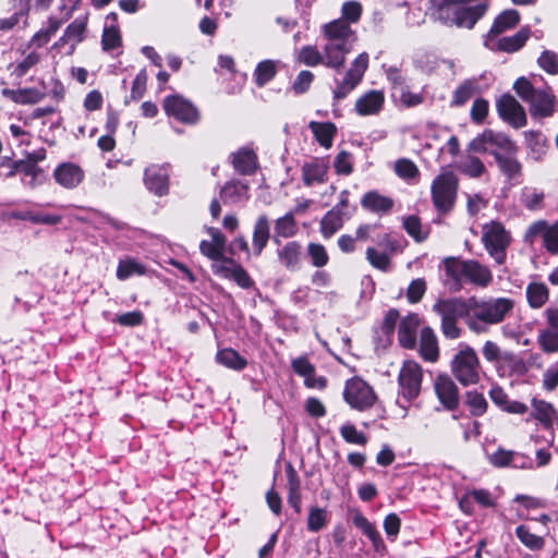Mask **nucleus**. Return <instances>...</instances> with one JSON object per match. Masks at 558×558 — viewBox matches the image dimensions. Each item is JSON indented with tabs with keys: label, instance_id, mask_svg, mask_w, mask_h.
<instances>
[{
	"label": "nucleus",
	"instance_id": "obj_23",
	"mask_svg": "<svg viewBox=\"0 0 558 558\" xmlns=\"http://www.w3.org/2000/svg\"><path fill=\"white\" fill-rule=\"evenodd\" d=\"M350 218L349 213H341L338 208L328 210L320 220L319 231L324 239H330Z\"/></svg>",
	"mask_w": 558,
	"mask_h": 558
},
{
	"label": "nucleus",
	"instance_id": "obj_38",
	"mask_svg": "<svg viewBox=\"0 0 558 558\" xmlns=\"http://www.w3.org/2000/svg\"><path fill=\"white\" fill-rule=\"evenodd\" d=\"M529 37L530 31L522 28L512 36L502 37L498 40L495 39V49L506 52H514L524 46Z\"/></svg>",
	"mask_w": 558,
	"mask_h": 558
},
{
	"label": "nucleus",
	"instance_id": "obj_41",
	"mask_svg": "<svg viewBox=\"0 0 558 558\" xmlns=\"http://www.w3.org/2000/svg\"><path fill=\"white\" fill-rule=\"evenodd\" d=\"M532 407L534 418L539 421L545 427H550L556 416V410L553 404L544 400L533 399Z\"/></svg>",
	"mask_w": 558,
	"mask_h": 558
},
{
	"label": "nucleus",
	"instance_id": "obj_61",
	"mask_svg": "<svg viewBox=\"0 0 558 558\" xmlns=\"http://www.w3.org/2000/svg\"><path fill=\"white\" fill-rule=\"evenodd\" d=\"M146 84H147V73L145 70H141L132 84L130 99L137 101L140 100L145 92H146Z\"/></svg>",
	"mask_w": 558,
	"mask_h": 558
},
{
	"label": "nucleus",
	"instance_id": "obj_60",
	"mask_svg": "<svg viewBox=\"0 0 558 558\" xmlns=\"http://www.w3.org/2000/svg\"><path fill=\"white\" fill-rule=\"evenodd\" d=\"M513 459V451L499 448L488 457V461L496 468L511 466Z\"/></svg>",
	"mask_w": 558,
	"mask_h": 558
},
{
	"label": "nucleus",
	"instance_id": "obj_2",
	"mask_svg": "<svg viewBox=\"0 0 558 558\" xmlns=\"http://www.w3.org/2000/svg\"><path fill=\"white\" fill-rule=\"evenodd\" d=\"M326 39L323 50L327 53V68L339 70L356 40L355 33L343 20H335L323 26Z\"/></svg>",
	"mask_w": 558,
	"mask_h": 558
},
{
	"label": "nucleus",
	"instance_id": "obj_21",
	"mask_svg": "<svg viewBox=\"0 0 558 558\" xmlns=\"http://www.w3.org/2000/svg\"><path fill=\"white\" fill-rule=\"evenodd\" d=\"M385 102V95L381 90H368L355 101V111L359 116L377 114Z\"/></svg>",
	"mask_w": 558,
	"mask_h": 558
},
{
	"label": "nucleus",
	"instance_id": "obj_55",
	"mask_svg": "<svg viewBox=\"0 0 558 558\" xmlns=\"http://www.w3.org/2000/svg\"><path fill=\"white\" fill-rule=\"evenodd\" d=\"M407 233L415 241L422 242L426 239V233L422 232L421 220L416 216H409L403 221Z\"/></svg>",
	"mask_w": 558,
	"mask_h": 558
},
{
	"label": "nucleus",
	"instance_id": "obj_35",
	"mask_svg": "<svg viewBox=\"0 0 558 558\" xmlns=\"http://www.w3.org/2000/svg\"><path fill=\"white\" fill-rule=\"evenodd\" d=\"M456 168L462 174L472 179L481 178L486 172V167L484 162L478 157L473 155L464 156L456 165Z\"/></svg>",
	"mask_w": 558,
	"mask_h": 558
},
{
	"label": "nucleus",
	"instance_id": "obj_28",
	"mask_svg": "<svg viewBox=\"0 0 558 558\" xmlns=\"http://www.w3.org/2000/svg\"><path fill=\"white\" fill-rule=\"evenodd\" d=\"M495 160L499 170L508 180L518 178L522 172V165L517 158V153L499 154L495 153Z\"/></svg>",
	"mask_w": 558,
	"mask_h": 558
},
{
	"label": "nucleus",
	"instance_id": "obj_36",
	"mask_svg": "<svg viewBox=\"0 0 558 558\" xmlns=\"http://www.w3.org/2000/svg\"><path fill=\"white\" fill-rule=\"evenodd\" d=\"M256 155L253 150L242 148L233 154L232 163L241 174H252L256 170Z\"/></svg>",
	"mask_w": 558,
	"mask_h": 558
},
{
	"label": "nucleus",
	"instance_id": "obj_1",
	"mask_svg": "<svg viewBox=\"0 0 558 558\" xmlns=\"http://www.w3.org/2000/svg\"><path fill=\"white\" fill-rule=\"evenodd\" d=\"M472 317L468 319V327L475 333L487 331V326L502 323L514 308V301L510 298H471Z\"/></svg>",
	"mask_w": 558,
	"mask_h": 558
},
{
	"label": "nucleus",
	"instance_id": "obj_12",
	"mask_svg": "<svg viewBox=\"0 0 558 558\" xmlns=\"http://www.w3.org/2000/svg\"><path fill=\"white\" fill-rule=\"evenodd\" d=\"M163 109L168 116L187 124L196 123L199 118L197 109L189 100L177 95L165 99Z\"/></svg>",
	"mask_w": 558,
	"mask_h": 558
},
{
	"label": "nucleus",
	"instance_id": "obj_25",
	"mask_svg": "<svg viewBox=\"0 0 558 558\" xmlns=\"http://www.w3.org/2000/svg\"><path fill=\"white\" fill-rule=\"evenodd\" d=\"M393 199L385 196L377 191L366 192L361 198V206L371 213L385 215L393 207Z\"/></svg>",
	"mask_w": 558,
	"mask_h": 558
},
{
	"label": "nucleus",
	"instance_id": "obj_31",
	"mask_svg": "<svg viewBox=\"0 0 558 558\" xmlns=\"http://www.w3.org/2000/svg\"><path fill=\"white\" fill-rule=\"evenodd\" d=\"M87 26V16H80L75 19L64 31L63 36L59 39V45L72 44L74 48L75 45L81 43L84 39V34Z\"/></svg>",
	"mask_w": 558,
	"mask_h": 558
},
{
	"label": "nucleus",
	"instance_id": "obj_3",
	"mask_svg": "<svg viewBox=\"0 0 558 558\" xmlns=\"http://www.w3.org/2000/svg\"><path fill=\"white\" fill-rule=\"evenodd\" d=\"M433 311L440 317V329L447 339H458L462 329L458 326V319H468L472 317L471 298L464 300L462 298L439 299L433 305Z\"/></svg>",
	"mask_w": 558,
	"mask_h": 558
},
{
	"label": "nucleus",
	"instance_id": "obj_54",
	"mask_svg": "<svg viewBox=\"0 0 558 558\" xmlns=\"http://www.w3.org/2000/svg\"><path fill=\"white\" fill-rule=\"evenodd\" d=\"M340 434L342 438L350 444L355 445H365L367 441V438L365 435L356 429V427L353 424H344L340 428Z\"/></svg>",
	"mask_w": 558,
	"mask_h": 558
},
{
	"label": "nucleus",
	"instance_id": "obj_50",
	"mask_svg": "<svg viewBox=\"0 0 558 558\" xmlns=\"http://www.w3.org/2000/svg\"><path fill=\"white\" fill-rule=\"evenodd\" d=\"M527 146L535 155L536 159H539L547 149V138L541 132L530 131L525 133Z\"/></svg>",
	"mask_w": 558,
	"mask_h": 558
},
{
	"label": "nucleus",
	"instance_id": "obj_7",
	"mask_svg": "<svg viewBox=\"0 0 558 558\" xmlns=\"http://www.w3.org/2000/svg\"><path fill=\"white\" fill-rule=\"evenodd\" d=\"M432 201L438 213L447 214L453 206L458 192V178L451 171L438 174L430 187Z\"/></svg>",
	"mask_w": 558,
	"mask_h": 558
},
{
	"label": "nucleus",
	"instance_id": "obj_22",
	"mask_svg": "<svg viewBox=\"0 0 558 558\" xmlns=\"http://www.w3.org/2000/svg\"><path fill=\"white\" fill-rule=\"evenodd\" d=\"M293 371L304 378V384L308 388L323 389L326 387L325 377H315V367L306 357H298L292 361Z\"/></svg>",
	"mask_w": 558,
	"mask_h": 558
},
{
	"label": "nucleus",
	"instance_id": "obj_29",
	"mask_svg": "<svg viewBox=\"0 0 558 558\" xmlns=\"http://www.w3.org/2000/svg\"><path fill=\"white\" fill-rule=\"evenodd\" d=\"M2 95L17 105H34L44 99L45 94L36 88L2 89Z\"/></svg>",
	"mask_w": 558,
	"mask_h": 558
},
{
	"label": "nucleus",
	"instance_id": "obj_44",
	"mask_svg": "<svg viewBox=\"0 0 558 558\" xmlns=\"http://www.w3.org/2000/svg\"><path fill=\"white\" fill-rule=\"evenodd\" d=\"M277 73V62L264 60L259 62L254 71L255 83L262 87L270 82Z\"/></svg>",
	"mask_w": 558,
	"mask_h": 558
},
{
	"label": "nucleus",
	"instance_id": "obj_16",
	"mask_svg": "<svg viewBox=\"0 0 558 558\" xmlns=\"http://www.w3.org/2000/svg\"><path fill=\"white\" fill-rule=\"evenodd\" d=\"M462 277L480 288H487L493 282V272L489 267L475 259L464 260Z\"/></svg>",
	"mask_w": 558,
	"mask_h": 558
},
{
	"label": "nucleus",
	"instance_id": "obj_26",
	"mask_svg": "<svg viewBox=\"0 0 558 558\" xmlns=\"http://www.w3.org/2000/svg\"><path fill=\"white\" fill-rule=\"evenodd\" d=\"M328 165L318 159L306 162L302 167V180L306 186L325 183L327 180Z\"/></svg>",
	"mask_w": 558,
	"mask_h": 558
},
{
	"label": "nucleus",
	"instance_id": "obj_46",
	"mask_svg": "<svg viewBox=\"0 0 558 558\" xmlns=\"http://www.w3.org/2000/svg\"><path fill=\"white\" fill-rule=\"evenodd\" d=\"M146 268L134 259L128 258L120 260L117 268V277L120 280H125L134 275H145Z\"/></svg>",
	"mask_w": 558,
	"mask_h": 558
},
{
	"label": "nucleus",
	"instance_id": "obj_57",
	"mask_svg": "<svg viewBox=\"0 0 558 558\" xmlns=\"http://www.w3.org/2000/svg\"><path fill=\"white\" fill-rule=\"evenodd\" d=\"M468 498H472L482 507H495V500L492 497V494L486 489H473L470 492L465 499L460 501V507L464 509V504Z\"/></svg>",
	"mask_w": 558,
	"mask_h": 558
},
{
	"label": "nucleus",
	"instance_id": "obj_58",
	"mask_svg": "<svg viewBox=\"0 0 558 558\" xmlns=\"http://www.w3.org/2000/svg\"><path fill=\"white\" fill-rule=\"evenodd\" d=\"M543 245L551 255H558V221L549 225Z\"/></svg>",
	"mask_w": 558,
	"mask_h": 558
},
{
	"label": "nucleus",
	"instance_id": "obj_19",
	"mask_svg": "<svg viewBox=\"0 0 558 558\" xmlns=\"http://www.w3.org/2000/svg\"><path fill=\"white\" fill-rule=\"evenodd\" d=\"M519 20L520 15L515 10H507L500 13L486 36L485 46L488 49L495 50V38L499 34L513 28L519 23Z\"/></svg>",
	"mask_w": 558,
	"mask_h": 558
},
{
	"label": "nucleus",
	"instance_id": "obj_51",
	"mask_svg": "<svg viewBox=\"0 0 558 558\" xmlns=\"http://www.w3.org/2000/svg\"><path fill=\"white\" fill-rule=\"evenodd\" d=\"M395 171L401 179L411 180L418 177L420 171L416 165L407 158H402L396 161Z\"/></svg>",
	"mask_w": 558,
	"mask_h": 558
},
{
	"label": "nucleus",
	"instance_id": "obj_43",
	"mask_svg": "<svg viewBox=\"0 0 558 558\" xmlns=\"http://www.w3.org/2000/svg\"><path fill=\"white\" fill-rule=\"evenodd\" d=\"M477 88V82L475 80L463 81L453 92L451 106L460 107L471 99Z\"/></svg>",
	"mask_w": 558,
	"mask_h": 558
},
{
	"label": "nucleus",
	"instance_id": "obj_56",
	"mask_svg": "<svg viewBox=\"0 0 558 558\" xmlns=\"http://www.w3.org/2000/svg\"><path fill=\"white\" fill-rule=\"evenodd\" d=\"M342 19L349 25L351 23H356L362 15V5L357 1H348L344 2L341 9Z\"/></svg>",
	"mask_w": 558,
	"mask_h": 558
},
{
	"label": "nucleus",
	"instance_id": "obj_24",
	"mask_svg": "<svg viewBox=\"0 0 558 558\" xmlns=\"http://www.w3.org/2000/svg\"><path fill=\"white\" fill-rule=\"evenodd\" d=\"M270 239V221L268 217L263 214L259 215L254 223L252 235L253 253L259 256Z\"/></svg>",
	"mask_w": 558,
	"mask_h": 558
},
{
	"label": "nucleus",
	"instance_id": "obj_64",
	"mask_svg": "<svg viewBox=\"0 0 558 558\" xmlns=\"http://www.w3.org/2000/svg\"><path fill=\"white\" fill-rule=\"evenodd\" d=\"M539 342L545 352L558 351V331L544 330L539 335Z\"/></svg>",
	"mask_w": 558,
	"mask_h": 558
},
{
	"label": "nucleus",
	"instance_id": "obj_30",
	"mask_svg": "<svg viewBox=\"0 0 558 558\" xmlns=\"http://www.w3.org/2000/svg\"><path fill=\"white\" fill-rule=\"evenodd\" d=\"M220 197L226 204L244 202L248 198V186L240 181L229 182L221 189Z\"/></svg>",
	"mask_w": 558,
	"mask_h": 558
},
{
	"label": "nucleus",
	"instance_id": "obj_27",
	"mask_svg": "<svg viewBox=\"0 0 558 558\" xmlns=\"http://www.w3.org/2000/svg\"><path fill=\"white\" fill-rule=\"evenodd\" d=\"M420 353L428 362H436L439 356L437 337L430 327H424L421 331Z\"/></svg>",
	"mask_w": 558,
	"mask_h": 558
},
{
	"label": "nucleus",
	"instance_id": "obj_42",
	"mask_svg": "<svg viewBox=\"0 0 558 558\" xmlns=\"http://www.w3.org/2000/svg\"><path fill=\"white\" fill-rule=\"evenodd\" d=\"M216 360L219 364L235 371L243 369L247 364L246 360L243 356H241L235 350L230 348H226L218 351Z\"/></svg>",
	"mask_w": 558,
	"mask_h": 558
},
{
	"label": "nucleus",
	"instance_id": "obj_6",
	"mask_svg": "<svg viewBox=\"0 0 558 558\" xmlns=\"http://www.w3.org/2000/svg\"><path fill=\"white\" fill-rule=\"evenodd\" d=\"M481 241L487 254L497 265H504L507 258V251L511 244L512 236L509 230L497 220H492L482 227Z\"/></svg>",
	"mask_w": 558,
	"mask_h": 558
},
{
	"label": "nucleus",
	"instance_id": "obj_33",
	"mask_svg": "<svg viewBox=\"0 0 558 558\" xmlns=\"http://www.w3.org/2000/svg\"><path fill=\"white\" fill-rule=\"evenodd\" d=\"M525 293L529 306L534 310L543 307L549 299V289L543 282H530Z\"/></svg>",
	"mask_w": 558,
	"mask_h": 558
},
{
	"label": "nucleus",
	"instance_id": "obj_49",
	"mask_svg": "<svg viewBox=\"0 0 558 558\" xmlns=\"http://www.w3.org/2000/svg\"><path fill=\"white\" fill-rule=\"evenodd\" d=\"M465 402L470 409L471 414L474 416L483 415L486 412L488 405L483 393L475 390L466 392Z\"/></svg>",
	"mask_w": 558,
	"mask_h": 558
},
{
	"label": "nucleus",
	"instance_id": "obj_17",
	"mask_svg": "<svg viewBox=\"0 0 558 558\" xmlns=\"http://www.w3.org/2000/svg\"><path fill=\"white\" fill-rule=\"evenodd\" d=\"M84 177L83 169L72 162L61 163L53 171L56 182L64 189H75L83 182Z\"/></svg>",
	"mask_w": 558,
	"mask_h": 558
},
{
	"label": "nucleus",
	"instance_id": "obj_13",
	"mask_svg": "<svg viewBox=\"0 0 558 558\" xmlns=\"http://www.w3.org/2000/svg\"><path fill=\"white\" fill-rule=\"evenodd\" d=\"M214 272L225 279H230L243 289H250L254 281L247 271L232 258H225L221 263L213 265Z\"/></svg>",
	"mask_w": 558,
	"mask_h": 558
},
{
	"label": "nucleus",
	"instance_id": "obj_20",
	"mask_svg": "<svg viewBox=\"0 0 558 558\" xmlns=\"http://www.w3.org/2000/svg\"><path fill=\"white\" fill-rule=\"evenodd\" d=\"M279 264L289 271H296L302 264V245L298 241H289L277 250Z\"/></svg>",
	"mask_w": 558,
	"mask_h": 558
},
{
	"label": "nucleus",
	"instance_id": "obj_11",
	"mask_svg": "<svg viewBox=\"0 0 558 558\" xmlns=\"http://www.w3.org/2000/svg\"><path fill=\"white\" fill-rule=\"evenodd\" d=\"M499 117L515 129L523 128L526 122V113L520 102L510 94L502 95L496 102Z\"/></svg>",
	"mask_w": 558,
	"mask_h": 558
},
{
	"label": "nucleus",
	"instance_id": "obj_8",
	"mask_svg": "<svg viewBox=\"0 0 558 558\" xmlns=\"http://www.w3.org/2000/svg\"><path fill=\"white\" fill-rule=\"evenodd\" d=\"M368 54L362 52L352 61L344 76L336 81V87L333 89L335 100L339 101L344 99L362 82L364 73L368 68Z\"/></svg>",
	"mask_w": 558,
	"mask_h": 558
},
{
	"label": "nucleus",
	"instance_id": "obj_34",
	"mask_svg": "<svg viewBox=\"0 0 558 558\" xmlns=\"http://www.w3.org/2000/svg\"><path fill=\"white\" fill-rule=\"evenodd\" d=\"M488 136V145H489V154L495 157V153H518V147L514 142H512L507 135L504 133H496L492 130H487Z\"/></svg>",
	"mask_w": 558,
	"mask_h": 558
},
{
	"label": "nucleus",
	"instance_id": "obj_14",
	"mask_svg": "<svg viewBox=\"0 0 558 558\" xmlns=\"http://www.w3.org/2000/svg\"><path fill=\"white\" fill-rule=\"evenodd\" d=\"M487 8L488 0H483L473 5H463L453 11L451 22L458 27L471 29L484 16Z\"/></svg>",
	"mask_w": 558,
	"mask_h": 558
},
{
	"label": "nucleus",
	"instance_id": "obj_10",
	"mask_svg": "<svg viewBox=\"0 0 558 558\" xmlns=\"http://www.w3.org/2000/svg\"><path fill=\"white\" fill-rule=\"evenodd\" d=\"M422 379V367L414 361H405L398 377L401 396L408 401L415 399L420 395Z\"/></svg>",
	"mask_w": 558,
	"mask_h": 558
},
{
	"label": "nucleus",
	"instance_id": "obj_15",
	"mask_svg": "<svg viewBox=\"0 0 558 558\" xmlns=\"http://www.w3.org/2000/svg\"><path fill=\"white\" fill-rule=\"evenodd\" d=\"M144 183L157 196L169 192V171L166 166L151 165L145 169Z\"/></svg>",
	"mask_w": 558,
	"mask_h": 558
},
{
	"label": "nucleus",
	"instance_id": "obj_4",
	"mask_svg": "<svg viewBox=\"0 0 558 558\" xmlns=\"http://www.w3.org/2000/svg\"><path fill=\"white\" fill-rule=\"evenodd\" d=\"M513 89L530 106L533 118H548L556 111V97L550 87L536 88L526 77H519Z\"/></svg>",
	"mask_w": 558,
	"mask_h": 558
},
{
	"label": "nucleus",
	"instance_id": "obj_39",
	"mask_svg": "<svg viewBox=\"0 0 558 558\" xmlns=\"http://www.w3.org/2000/svg\"><path fill=\"white\" fill-rule=\"evenodd\" d=\"M417 320L414 317L403 319L398 329V339L403 348L412 349L416 342Z\"/></svg>",
	"mask_w": 558,
	"mask_h": 558
},
{
	"label": "nucleus",
	"instance_id": "obj_18",
	"mask_svg": "<svg viewBox=\"0 0 558 558\" xmlns=\"http://www.w3.org/2000/svg\"><path fill=\"white\" fill-rule=\"evenodd\" d=\"M435 391L439 401L449 410L459 404V389L448 375H439L435 380Z\"/></svg>",
	"mask_w": 558,
	"mask_h": 558
},
{
	"label": "nucleus",
	"instance_id": "obj_5",
	"mask_svg": "<svg viewBox=\"0 0 558 558\" xmlns=\"http://www.w3.org/2000/svg\"><path fill=\"white\" fill-rule=\"evenodd\" d=\"M452 376L464 387L477 385L482 377V366L475 350L463 345L450 362Z\"/></svg>",
	"mask_w": 558,
	"mask_h": 558
},
{
	"label": "nucleus",
	"instance_id": "obj_9",
	"mask_svg": "<svg viewBox=\"0 0 558 558\" xmlns=\"http://www.w3.org/2000/svg\"><path fill=\"white\" fill-rule=\"evenodd\" d=\"M343 398L352 409L359 411L372 408L377 399L373 388L359 377L347 380Z\"/></svg>",
	"mask_w": 558,
	"mask_h": 558
},
{
	"label": "nucleus",
	"instance_id": "obj_63",
	"mask_svg": "<svg viewBox=\"0 0 558 558\" xmlns=\"http://www.w3.org/2000/svg\"><path fill=\"white\" fill-rule=\"evenodd\" d=\"M415 66L424 73H432L437 68V59L433 53L422 52L415 57Z\"/></svg>",
	"mask_w": 558,
	"mask_h": 558
},
{
	"label": "nucleus",
	"instance_id": "obj_59",
	"mask_svg": "<svg viewBox=\"0 0 558 558\" xmlns=\"http://www.w3.org/2000/svg\"><path fill=\"white\" fill-rule=\"evenodd\" d=\"M538 65L549 74L558 73V54L550 50H545L537 60Z\"/></svg>",
	"mask_w": 558,
	"mask_h": 558
},
{
	"label": "nucleus",
	"instance_id": "obj_40",
	"mask_svg": "<svg viewBox=\"0 0 558 558\" xmlns=\"http://www.w3.org/2000/svg\"><path fill=\"white\" fill-rule=\"evenodd\" d=\"M296 232L298 227L294 220V215L293 213H288L283 217H280L275 221L274 241L278 243V238H292L296 234Z\"/></svg>",
	"mask_w": 558,
	"mask_h": 558
},
{
	"label": "nucleus",
	"instance_id": "obj_32",
	"mask_svg": "<svg viewBox=\"0 0 558 558\" xmlns=\"http://www.w3.org/2000/svg\"><path fill=\"white\" fill-rule=\"evenodd\" d=\"M308 128L320 146L325 148L331 147L337 133V128L333 123L311 121Z\"/></svg>",
	"mask_w": 558,
	"mask_h": 558
},
{
	"label": "nucleus",
	"instance_id": "obj_45",
	"mask_svg": "<svg viewBox=\"0 0 558 558\" xmlns=\"http://www.w3.org/2000/svg\"><path fill=\"white\" fill-rule=\"evenodd\" d=\"M299 59L302 63L308 66H316L324 64L327 66V53H323L314 46H305L300 50Z\"/></svg>",
	"mask_w": 558,
	"mask_h": 558
},
{
	"label": "nucleus",
	"instance_id": "obj_62",
	"mask_svg": "<svg viewBox=\"0 0 558 558\" xmlns=\"http://www.w3.org/2000/svg\"><path fill=\"white\" fill-rule=\"evenodd\" d=\"M326 524V512L320 508L311 509L307 518V529L312 532H318Z\"/></svg>",
	"mask_w": 558,
	"mask_h": 558
},
{
	"label": "nucleus",
	"instance_id": "obj_37",
	"mask_svg": "<svg viewBox=\"0 0 558 558\" xmlns=\"http://www.w3.org/2000/svg\"><path fill=\"white\" fill-rule=\"evenodd\" d=\"M482 354L488 363L498 364L499 362L511 363L514 361V354L509 351H502L500 347L492 341L487 340L482 347Z\"/></svg>",
	"mask_w": 558,
	"mask_h": 558
},
{
	"label": "nucleus",
	"instance_id": "obj_53",
	"mask_svg": "<svg viewBox=\"0 0 558 558\" xmlns=\"http://www.w3.org/2000/svg\"><path fill=\"white\" fill-rule=\"evenodd\" d=\"M101 45L105 51H110L121 46V35L117 26L105 27Z\"/></svg>",
	"mask_w": 558,
	"mask_h": 558
},
{
	"label": "nucleus",
	"instance_id": "obj_48",
	"mask_svg": "<svg viewBox=\"0 0 558 558\" xmlns=\"http://www.w3.org/2000/svg\"><path fill=\"white\" fill-rule=\"evenodd\" d=\"M517 537L530 549L539 550L544 547L545 541L542 536L533 534L525 525L515 529Z\"/></svg>",
	"mask_w": 558,
	"mask_h": 558
},
{
	"label": "nucleus",
	"instance_id": "obj_52",
	"mask_svg": "<svg viewBox=\"0 0 558 558\" xmlns=\"http://www.w3.org/2000/svg\"><path fill=\"white\" fill-rule=\"evenodd\" d=\"M366 259L373 267L381 271L389 270L390 257L386 253L379 252L374 247H368L366 250Z\"/></svg>",
	"mask_w": 558,
	"mask_h": 558
},
{
	"label": "nucleus",
	"instance_id": "obj_47",
	"mask_svg": "<svg viewBox=\"0 0 558 558\" xmlns=\"http://www.w3.org/2000/svg\"><path fill=\"white\" fill-rule=\"evenodd\" d=\"M311 264L316 268H323L329 263V255L326 247L316 242H311L306 248Z\"/></svg>",
	"mask_w": 558,
	"mask_h": 558
}]
</instances>
